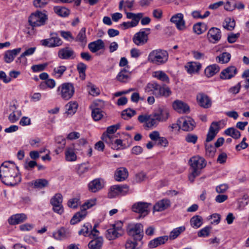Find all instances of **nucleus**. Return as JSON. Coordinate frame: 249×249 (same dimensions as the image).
I'll list each match as a JSON object with an SVG mask.
<instances>
[{"mask_svg": "<svg viewBox=\"0 0 249 249\" xmlns=\"http://www.w3.org/2000/svg\"><path fill=\"white\" fill-rule=\"evenodd\" d=\"M15 167L12 162L5 161L0 166V178L6 185L15 186L20 181V178L16 172Z\"/></svg>", "mask_w": 249, "mask_h": 249, "instance_id": "1", "label": "nucleus"}, {"mask_svg": "<svg viewBox=\"0 0 249 249\" xmlns=\"http://www.w3.org/2000/svg\"><path fill=\"white\" fill-rule=\"evenodd\" d=\"M189 163L192 168V171L188 178L189 180L193 182L195 178L200 174L201 170L206 166V162L203 157L196 156L190 159Z\"/></svg>", "mask_w": 249, "mask_h": 249, "instance_id": "2", "label": "nucleus"}, {"mask_svg": "<svg viewBox=\"0 0 249 249\" xmlns=\"http://www.w3.org/2000/svg\"><path fill=\"white\" fill-rule=\"evenodd\" d=\"M123 223L118 221L112 224L106 231V237L109 240H114L121 237L124 233L123 229Z\"/></svg>", "mask_w": 249, "mask_h": 249, "instance_id": "3", "label": "nucleus"}, {"mask_svg": "<svg viewBox=\"0 0 249 249\" xmlns=\"http://www.w3.org/2000/svg\"><path fill=\"white\" fill-rule=\"evenodd\" d=\"M168 57V54L166 51L160 49L155 50L149 53L148 61L154 64L161 65L167 61Z\"/></svg>", "mask_w": 249, "mask_h": 249, "instance_id": "4", "label": "nucleus"}, {"mask_svg": "<svg viewBox=\"0 0 249 249\" xmlns=\"http://www.w3.org/2000/svg\"><path fill=\"white\" fill-rule=\"evenodd\" d=\"M75 91L73 85L69 82L62 84L57 89V92L63 100H69L73 96Z\"/></svg>", "mask_w": 249, "mask_h": 249, "instance_id": "5", "label": "nucleus"}, {"mask_svg": "<svg viewBox=\"0 0 249 249\" xmlns=\"http://www.w3.org/2000/svg\"><path fill=\"white\" fill-rule=\"evenodd\" d=\"M143 225L141 223H130L127 225L126 231L128 235L135 241H141L143 237Z\"/></svg>", "mask_w": 249, "mask_h": 249, "instance_id": "6", "label": "nucleus"}, {"mask_svg": "<svg viewBox=\"0 0 249 249\" xmlns=\"http://www.w3.org/2000/svg\"><path fill=\"white\" fill-rule=\"evenodd\" d=\"M50 36L51 37L49 38L41 40V44L43 46L50 48L58 47L62 45L63 41L56 33H51Z\"/></svg>", "mask_w": 249, "mask_h": 249, "instance_id": "7", "label": "nucleus"}, {"mask_svg": "<svg viewBox=\"0 0 249 249\" xmlns=\"http://www.w3.org/2000/svg\"><path fill=\"white\" fill-rule=\"evenodd\" d=\"M151 204L145 202H138L135 203L132 206L133 212L138 213L141 217H144L150 212V207Z\"/></svg>", "mask_w": 249, "mask_h": 249, "instance_id": "8", "label": "nucleus"}, {"mask_svg": "<svg viewBox=\"0 0 249 249\" xmlns=\"http://www.w3.org/2000/svg\"><path fill=\"white\" fill-rule=\"evenodd\" d=\"M129 187L127 185L112 186L108 193L109 198L116 197L120 195H124L128 193Z\"/></svg>", "mask_w": 249, "mask_h": 249, "instance_id": "9", "label": "nucleus"}, {"mask_svg": "<svg viewBox=\"0 0 249 249\" xmlns=\"http://www.w3.org/2000/svg\"><path fill=\"white\" fill-rule=\"evenodd\" d=\"M149 28L145 29V31H141L135 34L133 41L137 45H142L146 43L148 40V35L150 33Z\"/></svg>", "mask_w": 249, "mask_h": 249, "instance_id": "10", "label": "nucleus"}, {"mask_svg": "<svg viewBox=\"0 0 249 249\" xmlns=\"http://www.w3.org/2000/svg\"><path fill=\"white\" fill-rule=\"evenodd\" d=\"M62 196L60 194H55L50 200L53 211L59 214H62L64 212L62 205Z\"/></svg>", "mask_w": 249, "mask_h": 249, "instance_id": "11", "label": "nucleus"}, {"mask_svg": "<svg viewBox=\"0 0 249 249\" xmlns=\"http://www.w3.org/2000/svg\"><path fill=\"white\" fill-rule=\"evenodd\" d=\"M178 122L180 124L181 128L183 131H192L195 127L196 124L195 121L189 117L181 118L178 120Z\"/></svg>", "mask_w": 249, "mask_h": 249, "instance_id": "12", "label": "nucleus"}, {"mask_svg": "<svg viewBox=\"0 0 249 249\" xmlns=\"http://www.w3.org/2000/svg\"><path fill=\"white\" fill-rule=\"evenodd\" d=\"M207 36L210 42L213 43H216L221 39V31L217 28L212 27L209 30Z\"/></svg>", "mask_w": 249, "mask_h": 249, "instance_id": "13", "label": "nucleus"}, {"mask_svg": "<svg viewBox=\"0 0 249 249\" xmlns=\"http://www.w3.org/2000/svg\"><path fill=\"white\" fill-rule=\"evenodd\" d=\"M75 56L73 50L68 47L61 49L58 52V56L62 59H73Z\"/></svg>", "mask_w": 249, "mask_h": 249, "instance_id": "14", "label": "nucleus"}, {"mask_svg": "<svg viewBox=\"0 0 249 249\" xmlns=\"http://www.w3.org/2000/svg\"><path fill=\"white\" fill-rule=\"evenodd\" d=\"M158 122H166L169 116V111L166 109L159 108L157 111L152 113Z\"/></svg>", "mask_w": 249, "mask_h": 249, "instance_id": "15", "label": "nucleus"}, {"mask_svg": "<svg viewBox=\"0 0 249 249\" xmlns=\"http://www.w3.org/2000/svg\"><path fill=\"white\" fill-rule=\"evenodd\" d=\"M171 206L170 200L168 199L164 198L157 202L153 206V213L155 212L163 211Z\"/></svg>", "mask_w": 249, "mask_h": 249, "instance_id": "16", "label": "nucleus"}, {"mask_svg": "<svg viewBox=\"0 0 249 249\" xmlns=\"http://www.w3.org/2000/svg\"><path fill=\"white\" fill-rule=\"evenodd\" d=\"M237 73V69L234 66L229 67L223 70L220 74V77L223 80L230 79Z\"/></svg>", "mask_w": 249, "mask_h": 249, "instance_id": "17", "label": "nucleus"}, {"mask_svg": "<svg viewBox=\"0 0 249 249\" xmlns=\"http://www.w3.org/2000/svg\"><path fill=\"white\" fill-rule=\"evenodd\" d=\"M47 20V17H29L28 22L34 28L44 25Z\"/></svg>", "mask_w": 249, "mask_h": 249, "instance_id": "18", "label": "nucleus"}, {"mask_svg": "<svg viewBox=\"0 0 249 249\" xmlns=\"http://www.w3.org/2000/svg\"><path fill=\"white\" fill-rule=\"evenodd\" d=\"M160 87V85L156 82L152 81L146 85L145 88V91L146 92H151L156 97L158 98Z\"/></svg>", "mask_w": 249, "mask_h": 249, "instance_id": "19", "label": "nucleus"}, {"mask_svg": "<svg viewBox=\"0 0 249 249\" xmlns=\"http://www.w3.org/2000/svg\"><path fill=\"white\" fill-rule=\"evenodd\" d=\"M219 124L218 122H213L212 123L207 135L206 142L212 141L216 135L218 131Z\"/></svg>", "mask_w": 249, "mask_h": 249, "instance_id": "20", "label": "nucleus"}, {"mask_svg": "<svg viewBox=\"0 0 249 249\" xmlns=\"http://www.w3.org/2000/svg\"><path fill=\"white\" fill-rule=\"evenodd\" d=\"M168 236H160L151 240L148 243L150 249L155 248L159 246L164 244L168 240Z\"/></svg>", "mask_w": 249, "mask_h": 249, "instance_id": "21", "label": "nucleus"}, {"mask_svg": "<svg viewBox=\"0 0 249 249\" xmlns=\"http://www.w3.org/2000/svg\"><path fill=\"white\" fill-rule=\"evenodd\" d=\"M196 99L199 105L201 107L207 108L211 106V101L207 95L203 93H199L197 95Z\"/></svg>", "mask_w": 249, "mask_h": 249, "instance_id": "22", "label": "nucleus"}, {"mask_svg": "<svg viewBox=\"0 0 249 249\" xmlns=\"http://www.w3.org/2000/svg\"><path fill=\"white\" fill-rule=\"evenodd\" d=\"M10 113L8 119L11 123H15L18 121L21 115V112L17 110V107L15 104L11 105L9 108Z\"/></svg>", "mask_w": 249, "mask_h": 249, "instance_id": "23", "label": "nucleus"}, {"mask_svg": "<svg viewBox=\"0 0 249 249\" xmlns=\"http://www.w3.org/2000/svg\"><path fill=\"white\" fill-rule=\"evenodd\" d=\"M173 107L178 112L187 113L189 111V107L188 105L180 100H176L173 103Z\"/></svg>", "mask_w": 249, "mask_h": 249, "instance_id": "24", "label": "nucleus"}, {"mask_svg": "<svg viewBox=\"0 0 249 249\" xmlns=\"http://www.w3.org/2000/svg\"><path fill=\"white\" fill-rule=\"evenodd\" d=\"M88 48L92 53H95L100 50L104 49L105 43L102 39H99L89 43Z\"/></svg>", "mask_w": 249, "mask_h": 249, "instance_id": "25", "label": "nucleus"}, {"mask_svg": "<svg viewBox=\"0 0 249 249\" xmlns=\"http://www.w3.org/2000/svg\"><path fill=\"white\" fill-rule=\"evenodd\" d=\"M128 172L126 168L120 167L118 168L114 175V178L116 180L118 181H123L127 178Z\"/></svg>", "mask_w": 249, "mask_h": 249, "instance_id": "26", "label": "nucleus"}, {"mask_svg": "<svg viewBox=\"0 0 249 249\" xmlns=\"http://www.w3.org/2000/svg\"><path fill=\"white\" fill-rule=\"evenodd\" d=\"M21 48H18L12 50H8L5 53L4 59L7 63L12 62L15 57L20 52Z\"/></svg>", "mask_w": 249, "mask_h": 249, "instance_id": "27", "label": "nucleus"}, {"mask_svg": "<svg viewBox=\"0 0 249 249\" xmlns=\"http://www.w3.org/2000/svg\"><path fill=\"white\" fill-rule=\"evenodd\" d=\"M185 68L190 74L197 73L201 68V64L199 62H189L186 64Z\"/></svg>", "mask_w": 249, "mask_h": 249, "instance_id": "28", "label": "nucleus"}, {"mask_svg": "<svg viewBox=\"0 0 249 249\" xmlns=\"http://www.w3.org/2000/svg\"><path fill=\"white\" fill-rule=\"evenodd\" d=\"M27 216L24 213H18L11 216L8 219L10 225H16L24 222L27 219Z\"/></svg>", "mask_w": 249, "mask_h": 249, "instance_id": "29", "label": "nucleus"}, {"mask_svg": "<svg viewBox=\"0 0 249 249\" xmlns=\"http://www.w3.org/2000/svg\"><path fill=\"white\" fill-rule=\"evenodd\" d=\"M92 239L88 244V247L90 249H101L103 244L102 237L92 238Z\"/></svg>", "mask_w": 249, "mask_h": 249, "instance_id": "30", "label": "nucleus"}, {"mask_svg": "<svg viewBox=\"0 0 249 249\" xmlns=\"http://www.w3.org/2000/svg\"><path fill=\"white\" fill-rule=\"evenodd\" d=\"M65 159L68 161H74L77 160V156L74 152V146L72 145L71 147H67L66 148L65 152Z\"/></svg>", "mask_w": 249, "mask_h": 249, "instance_id": "31", "label": "nucleus"}, {"mask_svg": "<svg viewBox=\"0 0 249 249\" xmlns=\"http://www.w3.org/2000/svg\"><path fill=\"white\" fill-rule=\"evenodd\" d=\"M220 67L217 64H213L207 66L205 69L204 73L207 77H211L218 72Z\"/></svg>", "mask_w": 249, "mask_h": 249, "instance_id": "32", "label": "nucleus"}, {"mask_svg": "<svg viewBox=\"0 0 249 249\" xmlns=\"http://www.w3.org/2000/svg\"><path fill=\"white\" fill-rule=\"evenodd\" d=\"M183 17H172L170 19L171 22L174 23L177 29L179 30H182L185 28V22Z\"/></svg>", "mask_w": 249, "mask_h": 249, "instance_id": "33", "label": "nucleus"}, {"mask_svg": "<svg viewBox=\"0 0 249 249\" xmlns=\"http://www.w3.org/2000/svg\"><path fill=\"white\" fill-rule=\"evenodd\" d=\"M152 76L157 79L166 84H168L170 82L169 76L163 71H155L153 72Z\"/></svg>", "mask_w": 249, "mask_h": 249, "instance_id": "34", "label": "nucleus"}, {"mask_svg": "<svg viewBox=\"0 0 249 249\" xmlns=\"http://www.w3.org/2000/svg\"><path fill=\"white\" fill-rule=\"evenodd\" d=\"M128 18H131V21L124 22L122 26L124 29L136 26L139 23L142 17H127Z\"/></svg>", "mask_w": 249, "mask_h": 249, "instance_id": "35", "label": "nucleus"}, {"mask_svg": "<svg viewBox=\"0 0 249 249\" xmlns=\"http://www.w3.org/2000/svg\"><path fill=\"white\" fill-rule=\"evenodd\" d=\"M75 40L79 42L81 45L84 46L87 42V38L86 35V28H82L79 31Z\"/></svg>", "mask_w": 249, "mask_h": 249, "instance_id": "36", "label": "nucleus"}, {"mask_svg": "<svg viewBox=\"0 0 249 249\" xmlns=\"http://www.w3.org/2000/svg\"><path fill=\"white\" fill-rule=\"evenodd\" d=\"M89 189L92 192L95 193L103 187L101 181L98 179H95L89 184Z\"/></svg>", "mask_w": 249, "mask_h": 249, "instance_id": "37", "label": "nucleus"}, {"mask_svg": "<svg viewBox=\"0 0 249 249\" xmlns=\"http://www.w3.org/2000/svg\"><path fill=\"white\" fill-rule=\"evenodd\" d=\"M70 236V233L64 228H60L57 232L53 233V236L57 240H62Z\"/></svg>", "mask_w": 249, "mask_h": 249, "instance_id": "38", "label": "nucleus"}, {"mask_svg": "<svg viewBox=\"0 0 249 249\" xmlns=\"http://www.w3.org/2000/svg\"><path fill=\"white\" fill-rule=\"evenodd\" d=\"M159 92L158 98L160 97L167 98L170 96L172 94V91L169 87L165 84L160 85Z\"/></svg>", "mask_w": 249, "mask_h": 249, "instance_id": "39", "label": "nucleus"}, {"mask_svg": "<svg viewBox=\"0 0 249 249\" xmlns=\"http://www.w3.org/2000/svg\"><path fill=\"white\" fill-rule=\"evenodd\" d=\"M235 26V21L234 19L232 18H226L223 23V27L224 28L229 31L232 30Z\"/></svg>", "mask_w": 249, "mask_h": 249, "instance_id": "40", "label": "nucleus"}, {"mask_svg": "<svg viewBox=\"0 0 249 249\" xmlns=\"http://www.w3.org/2000/svg\"><path fill=\"white\" fill-rule=\"evenodd\" d=\"M77 107L78 104L76 101H71L66 105V113L72 115L76 112Z\"/></svg>", "mask_w": 249, "mask_h": 249, "instance_id": "41", "label": "nucleus"}, {"mask_svg": "<svg viewBox=\"0 0 249 249\" xmlns=\"http://www.w3.org/2000/svg\"><path fill=\"white\" fill-rule=\"evenodd\" d=\"M87 212L82 211L81 210L80 212L76 213L71 220L70 223L72 225H74L82 219H83L87 215Z\"/></svg>", "mask_w": 249, "mask_h": 249, "instance_id": "42", "label": "nucleus"}, {"mask_svg": "<svg viewBox=\"0 0 249 249\" xmlns=\"http://www.w3.org/2000/svg\"><path fill=\"white\" fill-rule=\"evenodd\" d=\"M130 74L125 69H123L118 74L116 79L121 82L125 83L129 79Z\"/></svg>", "mask_w": 249, "mask_h": 249, "instance_id": "43", "label": "nucleus"}, {"mask_svg": "<svg viewBox=\"0 0 249 249\" xmlns=\"http://www.w3.org/2000/svg\"><path fill=\"white\" fill-rule=\"evenodd\" d=\"M225 135L231 137L234 139H238L241 136L240 132L234 127H230L224 131Z\"/></svg>", "mask_w": 249, "mask_h": 249, "instance_id": "44", "label": "nucleus"}, {"mask_svg": "<svg viewBox=\"0 0 249 249\" xmlns=\"http://www.w3.org/2000/svg\"><path fill=\"white\" fill-rule=\"evenodd\" d=\"M185 230V227L183 226L175 228L170 232L168 237L171 240H174L177 238Z\"/></svg>", "mask_w": 249, "mask_h": 249, "instance_id": "45", "label": "nucleus"}, {"mask_svg": "<svg viewBox=\"0 0 249 249\" xmlns=\"http://www.w3.org/2000/svg\"><path fill=\"white\" fill-rule=\"evenodd\" d=\"M53 11L58 16H69L70 14V10L64 6H54Z\"/></svg>", "mask_w": 249, "mask_h": 249, "instance_id": "46", "label": "nucleus"}, {"mask_svg": "<svg viewBox=\"0 0 249 249\" xmlns=\"http://www.w3.org/2000/svg\"><path fill=\"white\" fill-rule=\"evenodd\" d=\"M231 57L230 53L224 52L216 56V61L221 64L227 63L230 61Z\"/></svg>", "mask_w": 249, "mask_h": 249, "instance_id": "47", "label": "nucleus"}, {"mask_svg": "<svg viewBox=\"0 0 249 249\" xmlns=\"http://www.w3.org/2000/svg\"><path fill=\"white\" fill-rule=\"evenodd\" d=\"M190 224L192 227L197 229L202 224V218L199 215H196L191 218Z\"/></svg>", "mask_w": 249, "mask_h": 249, "instance_id": "48", "label": "nucleus"}, {"mask_svg": "<svg viewBox=\"0 0 249 249\" xmlns=\"http://www.w3.org/2000/svg\"><path fill=\"white\" fill-rule=\"evenodd\" d=\"M207 30V26L204 23L198 22L193 26L194 32L197 35H200Z\"/></svg>", "mask_w": 249, "mask_h": 249, "instance_id": "49", "label": "nucleus"}, {"mask_svg": "<svg viewBox=\"0 0 249 249\" xmlns=\"http://www.w3.org/2000/svg\"><path fill=\"white\" fill-rule=\"evenodd\" d=\"M96 203V199L93 198L89 200H87L81 206V210L82 211L87 212V210L94 206Z\"/></svg>", "mask_w": 249, "mask_h": 249, "instance_id": "50", "label": "nucleus"}, {"mask_svg": "<svg viewBox=\"0 0 249 249\" xmlns=\"http://www.w3.org/2000/svg\"><path fill=\"white\" fill-rule=\"evenodd\" d=\"M159 124L158 121L156 119L155 117H153V114L148 115L147 122L145 124V127L152 128L156 127Z\"/></svg>", "mask_w": 249, "mask_h": 249, "instance_id": "51", "label": "nucleus"}, {"mask_svg": "<svg viewBox=\"0 0 249 249\" xmlns=\"http://www.w3.org/2000/svg\"><path fill=\"white\" fill-rule=\"evenodd\" d=\"M66 70L67 68L66 66H60L53 69V74L55 77L59 78L62 76Z\"/></svg>", "mask_w": 249, "mask_h": 249, "instance_id": "52", "label": "nucleus"}, {"mask_svg": "<svg viewBox=\"0 0 249 249\" xmlns=\"http://www.w3.org/2000/svg\"><path fill=\"white\" fill-rule=\"evenodd\" d=\"M136 114L135 110L130 108H127L124 110L122 112V117L124 120H128Z\"/></svg>", "mask_w": 249, "mask_h": 249, "instance_id": "53", "label": "nucleus"}, {"mask_svg": "<svg viewBox=\"0 0 249 249\" xmlns=\"http://www.w3.org/2000/svg\"><path fill=\"white\" fill-rule=\"evenodd\" d=\"M87 69V66L83 63H78L77 65V69L79 73L80 77L84 80L86 77L85 71Z\"/></svg>", "mask_w": 249, "mask_h": 249, "instance_id": "54", "label": "nucleus"}, {"mask_svg": "<svg viewBox=\"0 0 249 249\" xmlns=\"http://www.w3.org/2000/svg\"><path fill=\"white\" fill-rule=\"evenodd\" d=\"M33 184L35 188L41 189L47 186L48 181L46 179H38L34 181Z\"/></svg>", "mask_w": 249, "mask_h": 249, "instance_id": "55", "label": "nucleus"}, {"mask_svg": "<svg viewBox=\"0 0 249 249\" xmlns=\"http://www.w3.org/2000/svg\"><path fill=\"white\" fill-rule=\"evenodd\" d=\"M205 150L206 155L209 157L212 158L214 157L215 155L216 148L215 146L210 144H205Z\"/></svg>", "mask_w": 249, "mask_h": 249, "instance_id": "56", "label": "nucleus"}, {"mask_svg": "<svg viewBox=\"0 0 249 249\" xmlns=\"http://www.w3.org/2000/svg\"><path fill=\"white\" fill-rule=\"evenodd\" d=\"M104 116V112L99 108H94L92 111L93 119L97 121L100 120Z\"/></svg>", "mask_w": 249, "mask_h": 249, "instance_id": "57", "label": "nucleus"}, {"mask_svg": "<svg viewBox=\"0 0 249 249\" xmlns=\"http://www.w3.org/2000/svg\"><path fill=\"white\" fill-rule=\"evenodd\" d=\"M113 139V137L112 135H108V134H106V133H103L102 136V139L103 141L110 145H111V148L115 149L116 148V146L115 145H114L112 142Z\"/></svg>", "mask_w": 249, "mask_h": 249, "instance_id": "58", "label": "nucleus"}, {"mask_svg": "<svg viewBox=\"0 0 249 249\" xmlns=\"http://www.w3.org/2000/svg\"><path fill=\"white\" fill-rule=\"evenodd\" d=\"M88 89L89 93L93 96H96L99 94L100 90L91 83L88 85Z\"/></svg>", "mask_w": 249, "mask_h": 249, "instance_id": "59", "label": "nucleus"}, {"mask_svg": "<svg viewBox=\"0 0 249 249\" xmlns=\"http://www.w3.org/2000/svg\"><path fill=\"white\" fill-rule=\"evenodd\" d=\"M89 170V167L85 164L79 165L76 169V172L79 176H82Z\"/></svg>", "mask_w": 249, "mask_h": 249, "instance_id": "60", "label": "nucleus"}, {"mask_svg": "<svg viewBox=\"0 0 249 249\" xmlns=\"http://www.w3.org/2000/svg\"><path fill=\"white\" fill-rule=\"evenodd\" d=\"M120 126L121 125L119 123L109 126L107 128L106 131L104 133H106V134H108V135H112V134H114L120 128Z\"/></svg>", "mask_w": 249, "mask_h": 249, "instance_id": "61", "label": "nucleus"}, {"mask_svg": "<svg viewBox=\"0 0 249 249\" xmlns=\"http://www.w3.org/2000/svg\"><path fill=\"white\" fill-rule=\"evenodd\" d=\"M146 178L145 173L142 172H140L135 175L133 181L136 183H140L145 180Z\"/></svg>", "mask_w": 249, "mask_h": 249, "instance_id": "62", "label": "nucleus"}, {"mask_svg": "<svg viewBox=\"0 0 249 249\" xmlns=\"http://www.w3.org/2000/svg\"><path fill=\"white\" fill-rule=\"evenodd\" d=\"M212 227L206 226L198 232L197 235L199 237H206L209 236Z\"/></svg>", "mask_w": 249, "mask_h": 249, "instance_id": "63", "label": "nucleus"}, {"mask_svg": "<svg viewBox=\"0 0 249 249\" xmlns=\"http://www.w3.org/2000/svg\"><path fill=\"white\" fill-rule=\"evenodd\" d=\"M197 139L198 137L196 135L191 133L188 134L185 137V141L187 142L194 144L196 143Z\"/></svg>", "mask_w": 249, "mask_h": 249, "instance_id": "64", "label": "nucleus"}]
</instances>
